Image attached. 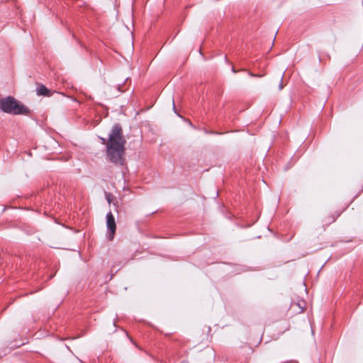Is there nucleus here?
<instances>
[{
	"mask_svg": "<svg viewBox=\"0 0 363 363\" xmlns=\"http://www.w3.org/2000/svg\"><path fill=\"white\" fill-rule=\"evenodd\" d=\"M103 144L106 143L107 156L108 160L116 164L122 165L123 164V155L125 151V144L126 143L123 135L122 127L119 123H115L108 135V140L100 138Z\"/></svg>",
	"mask_w": 363,
	"mask_h": 363,
	"instance_id": "obj_1",
	"label": "nucleus"
},
{
	"mask_svg": "<svg viewBox=\"0 0 363 363\" xmlns=\"http://www.w3.org/2000/svg\"><path fill=\"white\" fill-rule=\"evenodd\" d=\"M0 109L6 113L14 115H27L29 109L13 96H6L0 99Z\"/></svg>",
	"mask_w": 363,
	"mask_h": 363,
	"instance_id": "obj_2",
	"label": "nucleus"
},
{
	"mask_svg": "<svg viewBox=\"0 0 363 363\" xmlns=\"http://www.w3.org/2000/svg\"><path fill=\"white\" fill-rule=\"evenodd\" d=\"M106 226H107V236L108 240H111L113 239L114 234L116 229V225L115 221V218L113 215V213L109 211L106 214Z\"/></svg>",
	"mask_w": 363,
	"mask_h": 363,
	"instance_id": "obj_3",
	"label": "nucleus"
},
{
	"mask_svg": "<svg viewBox=\"0 0 363 363\" xmlns=\"http://www.w3.org/2000/svg\"><path fill=\"white\" fill-rule=\"evenodd\" d=\"M37 94L39 96H49L50 90L44 85H40L37 88Z\"/></svg>",
	"mask_w": 363,
	"mask_h": 363,
	"instance_id": "obj_4",
	"label": "nucleus"
},
{
	"mask_svg": "<svg viewBox=\"0 0 363 363\" xmlns=\"http://www.w3.org/2000/svg\"><path fill=\"white\" fill-rule=\"evenodd\" d=\"M282 81H283V76L281 77V82H280V84L279 85V90H281L284 88V85H283Z\"/></svg>",
	"mask_w": 363,
	"mask_h": 363,
	"instance_id": "obj_5",
	"label": "nucleus"
},
{
	"mask_svg": "<svg viewBox=\"0 0 363 363\" xmlns=\"http://www.w3.org/2000/svg\"><path fill=\"white\" fill-rule=\"evenodd\" d=\"M232 71L234 72V73H236L237 71L235 70V69L234 67L232 68Z\"/></svg>",
	"mask_w": 363,
	"mask_h": 363,
	"instance_id": "obj_6",
	"label": "nucleus"
},
{
	"mask_svg": "<svg viewBox=\"0 0 363 363\" xmlns=\"http://www.w3.org/2000/svg\"><path fill=\"white\" fill-rule=\"evenodd\" d=\"M173 108H174V111L176 112L175 106H174V101H173Z\"/></svg>",
	"mask_w": 363,
	"mask_h": 363,
	"instance_id": "obj_7",
	"label": "nucleus"
},
{
	"mask_svg": "<svg viewBox=\"0 0 363 363\" xmlns=\"http://www.w3.org/2000/svg\"><path fill=\"white\" fill-rule=\"evenodd\" d=\"M249 74H250V76H255V75H254L252 73H251V72H250V73H249Z\"/></svg>",
	"mask_w": 363,
	"mask_h": 363,
	"instance_id": "obj_8",
	"label": "nucleus"
}]
</instances>
